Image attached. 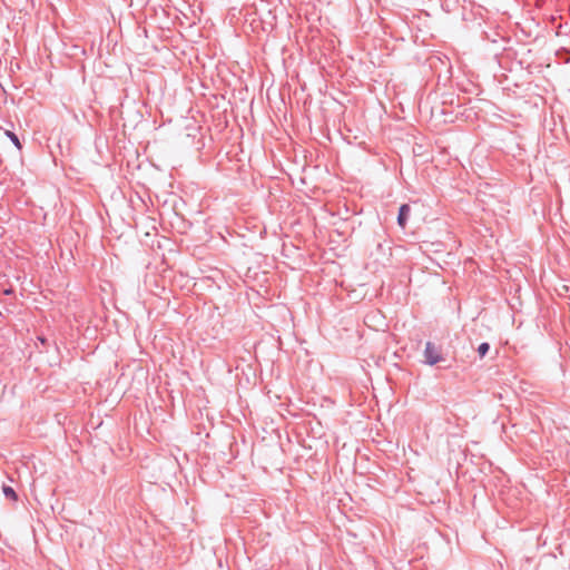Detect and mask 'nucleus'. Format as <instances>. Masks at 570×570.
Masks as SVG:
<instances>
[{
    "mask_svg": "<svg viewBox=\"0 0 570 570\" xmlns=\"http://www.w3.org/2000/svg\"><path fill=\"white\" fill-rule=\"evenodd\" d=\"M489 351H490V344L487 342H483L478 346V354L480 355V357H484Z\"/></svg>",
    "mask_w": 570,
    "mask_h": 570,
    "instance_id": "39448f33",
    "label": "nucleus"
},
{
    "mask_svg": "<svg viewBox=\"0 0 570 570\" xmlns=\"http://www.w3.org/2000/svg\"><path fill=\"white\" fill-rule=\"evenodd\" d=\"M2 491H3V494L6 495V498L11 499V500L18 499L16 491L9 485H3Z\"/></svg>",
    "mask_w": 570,
    "mask_h": 570,
    "instance_id": "20e7f679",
    "label": "nucleus"
},
{
    "mask_svg": "<svg viewBox=\"0 0 570 570\" xmlns=\"http://www.w3.org/2000/svg\"><path fill=\"white\" fill-rule=\"evenodd\" d=\"M4 135L12 141V144L19 149L21 150L22 148V145L19 140V137L13 132V131H10V130H6L4 131Z\"/></svg>",
    "mask_w": 570,
    "mask_h": 570,
    "instance_id": "7ed1b4c3",
    "label": "nucleus"
},
{
    "mask_svg": "<svg viewBox=\"0 0 570 570\" xmlns=\"http://www.w3.org/2000/svg\"><path fill=\"white\" fill-rule=\"evenodd\" d=\"M423 355H424V363L430 366H433L443 360V356L441 354V348L438 347L432 342H426Z\"/></svg>",
    "mask_w": 570,
    "mask_h": 570,
    "instance_id": "f257e3e1",
    "label": "nucleus"
},
{
    "mask_svg": "<svg viewBox=\"0 0 570 570\" xmlns=\"http://www.w3.org/2000/svg\"><path fill=\"white\" fill-rule=\"evenodd\" d=\"M411 207L407 204H402L399 208L397 213V225L401 228H405L409 216H410Z\"/></svg>",
    "mask_w": 570,
    "mask_h": 570,
    "instance_id": "f03ea898",
    "label": "nucleus"
}]
</instances>
